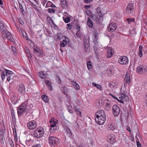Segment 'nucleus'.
Returning <instances> with one entry per match:
<instances>
[{
	"instance_id": "nucleus-62",
	"label": "nucleus",
	"mask_w": 147,
	"mask_h": 147,
	"mask_svg": "<svg viewBox=\"0 0 147 147\" xmlns=\"http://www.w3.org/2000/svg\"><path fill=\"white\" fill-rule=\"evenodd\" d=\"M51 3H52L51 2L49 1L47 2V4L46 5V7H49V5Z\"/></svg>"
},
{
	"instance_id": "nucleus-58",
	"label": "nucleus",
	"mask_w": 147,
	"mask_h": 147,
	"mask_svg": "<svg viewBox=\"0 0 147 147\" xmlns=\"http://www.w3.org/2000/svg\"><path fill=\"white\" fill-rule=\"evenodd\" d=\"M48 89L51 91H52L53 90V87L51 84H50L48 86Z\"/></svg>"
},
{
	"instance_id": "nucleus-24",
	"label": "nucleus",
	"mask_w": 147,
	"mask_h": 147,
	"mask_svg": "<svg viewBox=\"0 0 147 147\" xmlns=\"http://www.w3.org/2000/svg\"><path fill=\"white\" fill-rule=\"evenodd\" d=\"M50 122L51 123V127L50 129L51 130H53V131L55 130L54 127L56 126V125L57 124L56 122L54 121H53V122H52L51 121H50Z\"/></svg>"
},
{
	"instance_id": "nucleus-4",
	"label": "nucleus",
	"mask_w": 147,
	"mask_h": 147,
	"mask_svg": "<svg viewBox=\"0 0 147 147\" xmlns=\"http://www.w3.org/2000/svg\"><path fill=\"white\" fill-rule=\"evenodd\" d=\"M118 62L122 65H126L128 63V60L127 57L125 56L120 57L119 58Z\"/></svg>"
},
{
	"instance_id": "nucleus-38",
	"label": "nucleus",
	"mask_w": 147,
	"mask_h": 147,
	"mask_svg": "<svg viewBox=\"0 0 147 147\" xmlns=\"http://www.w3.org/2000/svg\"><path fill=\"white\" fill-rule=\"evenodd\" d=\"M61 91L65 94L66 95L67 94V92L68 91V89L67 88L65 87H63L62 88Z\"/></svg>"
},
{
	"instance_id": "nucleus-39",
	"label": "nucleus",
	"mask_w": 147,
	"mask_h": 147,
	"mask_svg": "<svg viewBox=\"0 0 147 147\" xmlns=\"http://www.w3.org/2000/svg\"><path fill=\"white\" fill-rule=\"evenodd\" d=\"M127 21L128 22L129 24H130L131 22H135V20L134 19H132L131 18H129L127 19Z\"/></svg>"
},
{
	"instance_id": "nucleus-8",
	"label": "nucleus",
	"mask_w": 147,
	"mask_h": 147,
	"mask_svg": "<svg viewBox=\"0 0 147 147\" xmlns=\"http://www.w3.org/2000/svg\"><path fill=\"white\" fill-rule=\"evenodd\" d=\"M28 127L30 129H34L36 127V122L34 121H32L29 122L27 124Z\"/></svg>"
},
{
	"instance_id": "nucleus-19",
	"label": "nucleus",
	"mask_w": 147,
	"mask_h": 147,
	"mask_svg": "<svg viewBox=\"0 0 147 147\" xmlns=\"http://www.w3.org/2000/svg\"><path fill=\"white\" fill-rule=\"evenodd\" d=\"M37 130L34 131L33 135L34 137L36 138H39L42 136V134L40 133L37 131Z\"/></svg>"
},
{
	"instance_id": "nucleus-16",
	"label": "nucleus",
	"mask_w": 147,
	"mask_h": 147,
	"mask_svg": "<svg viewBox=\"0 0 147 147\" xmlns=\"http://www.w3.org/2000/svg\"><path fill=\"white\" fill-rule=\"evenodd\" d=\"M117 128L115 124L111 123L109 124L108 125L107 129L108 130L114 131Z\"/></svg>"
},
{
	"instance_id": "nucleus-36",
	"label": "nucleus",
	"mask_w": 147,
	"mask_h": 147,
	"mask_svg": "<svg viewBox=\"0 0 147 147\" xmlns=\"http://www.w3.org/2000/svg\"><path fill=\"white\" fill-rule=\"evenodd\" d=\"M87 65L88 69H90L92 68V63L90 61H88L87 62Z\"/></svg>"
},
{
	"instance_id": "nucleus-32",
	"label": "nucleus",
	"mask_w": 147,
	"mask_h": 147,
	"mask_svg": "<svg viewBox=\"0 0 147 147\" xmlns=\"http://www.w3.org/2000/svg\"><path fill=\"white\" fill-rule=\"evenodd\" d=\"M92 85L93 86L96 87L98 89L100 90H102V87L101 85L97 84H96L95 83H93L92 84Z\"/></svg>"
},
{
	"instance_id": "nucleus-43",
	"label": "nucleus",
	"mask_w": 147,
	"mask_h": 147,
	"mask_svg": "<svg viewBox=\"0 0 147 147\" xmlns=\"http://www.w3.org/2000/svg\"><path fill=\"white\" fill-rule=\"evenodd\" d=\"M98 36L97 37H96V38L95 37L94 38V43L96 45H98Z\"/></svg>"
},
{
	"instance_id": "nucleus-35",
	"label": "nucleus",
	"mask_w": 147,
	"mask_h": 147,
	"mask_svg": "<svg viewBox=\"0 0 147 147\" xmlns=\"http://www.w3.org/2000/svg\"><path fill=\"white\" fill-rule=\"evenodd\" d=\"M107 102L106 103L105 106L108 109H110L111 106V102L109 100H107Z\"/></svg>"
},
{
	"instance_id": "nucleus-26",
	"label": "nucleus",
	"mask_w": 147,
	"mask_h": 147,
	"mask_svg": "<svg viewBox=\"0 0 147 147\" xmlns=\"http://www.w3.org/2000/svg\"><path fill=\"white\" fill-rule=\"evenodd\" d=\"M72 84L76 89L78 90L80 89L79 86L76 82H72Z\"/></svg>"
},
{
	"instance_id": "nucleus-34",
	"label": "nucleus",
	"mask_w": 147,
	"mask_h": 147,
	"mask_svg": "<svg viewBox=\"0 0 147 147\" xmlns=\"http://www.w3.org/2000/svg\"><path fill=\"white\" fill-rule=\"evenodd\" d=\"M92 31L93 33V34L94 36V37L96 38V37L98 36V33L96 29L95 28H92Z\"/></svg>"
},
{
	"instance_id": "nucleus-14",
	"label": "nucleus",
	"mask_w": 147,
	"mask_h": 147,
	"mask_svg": "<svg viewBox=\"0 0 147 147\" xmlns=\"http://www.w3.org/2000/svg\"><path fill=\"white\" fill-rule=\"evenodd\" d=\"M5 70H6L7 73V80L8 81H9L11 80V78H12V79L13 78V76H12V75L13 72L12 71L7 69H5Z\"/></svg>"
},
{
	"instance_id": "nucleus-18",
	"label": "nucleus",
	"mask_w": 147,
	"mask_h": 147,
	"mask_svg": "<svg viewBox=\"0 0 147 147\" xmlns=\"http://www.w3.org/2000/svg\"><path fill=\"white\" fill-rule=\"evenodd\" d=\"M60 5L63 8H66L68 7L67 3L66 0H61Z\"/></svg>"
},
{
	"instance_id": "nucleus-23",
	"label": "nucleus",
	"mask_w": 147,
	"mask_h": 147,
	"mask_svg": "<svg viewBox=\"0 0 147 147\" xmlns=\"http://www.w3.org/2000/svg\"><path fill=\"white\" fill-rule=\"evenodd\" d=\"M67 38H64V39L61 41L60 44V46L61 47H65L67 44Z\"/></svg>"
},
{
	"instance_id": "nucleus-44",
	"label": "nucleus",
	"mask_w": 147,
	"mask_h": 147,
	"mask_svg": "<svg viewBox=\"0 0 147 147\" xmlns=\"http://www.w3.org/2000/svg\"><path fill=\"white\" fill-rule=\"evenodd\" d=\"M19 7L20 9V10L21 12L23 14V12L24 11V9L23 8V7H22V5L20 3H19Z\"/></svg>"
},
{
	"instance_id": "nucleus-53",
	"label": "nucleus",
	"mask_w": 147,
	"mask_h": 147,
	"mask_svg": "<svg viewBox=\"0 0 147 147\" xmlns=\"http://www.w3.org/2000/svg\"><path fill=\"white\" fill-rule=\"evenodd\" d=\"M66 133L70 135L71 134V132L69 129L68 128H67L66 130Z\"/></svg>"
},
{
	"instance_id": "nucleus-49",
	"label": "nucleus",
	"mask_w": 147,
	"mask_h": 147,
	"mask_svg": "<svg viewBox=\"0 0 147 147\" xmlns=\"http://www.w3.org/2000/svg\"><path fill=\"white\" fill-rule=\"evenodd\" d=\"M33 50L34 52L36 53H39V49L37 47H34L33 48Z\"/></svg>"
},
{
	"instance_id": "nucleus-2",
	"label": "nucleus",
	"mask_w": 147,
	"mask_h": 147,
	"mask_svg": "<svg viewBox=\"0 0 147 147\" xmlns=\"http://www.w3.org/2000/svg\"><path fill=\"white\" fill-rule=\"evenodd\" d=\"M26 109V105L25 103L22 104L18 110V114L19 116L22 115L24 113Z\"/></svg>"
},
{
	"instance_id": "nucleus-37",
	"label": "nucleus",
	"mask_w": 147,
	"mask_h": 147,
	"mask_svg": "<svg viewBox=\"0 0 147 147\" xmlns=\"http://www.w3.org/2000/svg\"><path fill=\"white\" fill-rule=\"evenodd\" d=\"M4 131L2 130H0V139L2 140H3L4 138Z\"/></svg>"
},
{
	"instance_id": "nucleus-25",
	"label": "nucleus",
	"mask_w": 147,
	"mask_h": 147,
	"mask_svg": "<svg viewBox=\"0 0 147 147\" xmlns=\"http://www.w3.org/2000/svg\"><path fill=\"white\" fill-rule=\"evenodd\" d=\"M67 38L68 40V38L65 36H63L62 34L61 33H58L57 34V38L58 39H60L61 38Z\"/></svg>"
},
{
	"instance_id": "nucleus-64",
	"label": "nucleus",
	"mask_w": 147,
	"mask_h": 147,
	"mask_svg": "<svg viewBox=\"0 0 147 147\" xmlns=\"http://www.w3.org/2000/svg\"><path fill=\"white\" fill-rule=\"evenodd\" d=\"M137 146L138 147H141V145L139 142H137Z\"/></svg>"
},
{
	"instance_id": "nucleus-21",
	"label": "nucleus",
	"mask_w": 147,
	"mask_h": 147,
	"mask_svg": "<svg viewBox=\"0 0 147 147\" xmlns=\"http://www.w3.org/2000/svg\"><path fill=\"white\" fill-rule=\"evenodd\" d=\"M130 80L131 79L129 75V74H126L125 75V83L126 84H127L129 85V84L130 83Z\"/></svg>"
},
{
	"instance_id": "nucleus-48",
	"label": "nucleus",
	"mask_w": 147,
	"mask_h": 147,
	"mask_svg": "<svg viewBox=\"0 0 147 147\" xmlns=\"http://www.w3.org/2000/svg\"><path fill=\"white\" fill-rule=\"evenodd\" d=\"M48 11L49 13H54L55 12V10L54 9L50 8L48 9Z\"/></svg>"
},
{
	"instance_id": "nucleus-29",
	"label": "nucleus",
	"mask_w": 147,
	"mask_h": 147,
	"mask_svg": "<svg viewBox=\"0 0 147 147\" xmlns=\"http://www.w3.org/2000/svg\"><path fill=\"white\" fill-rule=\"evenodd\" d=\"M42 99L46 102H49V99L47 96L46 95H43L42 96Z\"/></svg>"
},
{
	"instance_id": "nucleus-10",
	"label": "nucleus",
	"mask_w": 147,
	"mask_h": 147,
	"mask_svg": "<svg viewBox=\"0 0 147 147\" xmlns=\"http://www.w3.org/2000/svg\"><path fill=\"white\" fill-rule=\"evenodd\" d=\"M96 118L106 117L105 112L101 109L98 110L96 113Z\"/></svg>"
},
{
	"instance_id": "nucleus-9",
	"label": "nucleus",
	"mask_w": 147,
	"mask_h": 147,
	"mask_svg": "<svg viewBox=\"0 0 147 147\" xmlns=\"http://www.w3.org/2000/svg\"><path fill=\"white\" fill-rule=\"evenodd\" d=\"M106 119V117H99L95 118L96 123L99 125H102L105 122Z\"/></svg>"
},
{
	"instance_id": "nucleus-31",
	"label": "nucleus",
	"mask_w": 147,
	"mask_h": 147,
	"mask_svg": "<svg viewBox=\"0 0 147 147\" xmlns=\"http://www.w3.org/2000/svg\"><path fill=\"white\" fill-rule=\"evenodd\" d=\"M94 49L95 53L96 56H98L100 53V49L98 48L96 46H94Z\"/></svg>"
},
{
	"instance_id": "nucleus-33",
	"label": "nucleus",
	"mask_w": 147,
	"mask_h": 147,
	"mask_svg": "<svg viewBox=\"0 0 147 147\" xmlns=\"http://www.w3.org/2000/svg\"><path fill=\"white\" fill-rule=\"evenodd\" d=\"M39 76L42 79H45L46 78L45 74H44L43 71H41L39 73Z\"/></svg>"
},
{
	"instance_id": "nucleus-45",
	"label": "nucleus",
	"mask_w": 147,
	"mask_h": 147,
	"mask_svg": "<svg viewBox=\"0 0 147 147\" xmlns=\"http://www.w3.org/2000/svg\"><path fill=\"white\" fill-rule=\"evenodd\" d=\"M9 142L10 144L12 147H14V144L13 141L11 139H10L9 140Z\"/></svg>"
},
{
	"instance_id": "nucleus-41",
	"label": "nucleus",
	"mask_w": 147,
	"mask_h": 147,
	"mask_svg": "<svg viewBox=\"0 0 147 147\" xmlns=\"http://www.w3.org/2000/svg\"><path fill=\"white\" fill-rule=\"evenodd\" d=\"M63 19L64 21V22L66 23H68L70 21V18L69 17H67L66 18L63 17Z\"/></svg>"
},
{
	"instance_id": "nucleus-60",
	"label": "nucleus",
	"mask_w": 147,
	"mask_h": 147,
	"mask_svg": "<svg viewBox=\"0 0 147 147\" xmlns=\"http://www.w3.org/2000/svg\"><path fill=\"white\" fill-rule=\"evenodd\" d=\"M11 48L12 49V50L13 53H16V48L13 47L11 46Z\"/></svg>"
},
{
	"instance_id": "nucleus-12",
	"label": "nucleus",
	"mask_w": 147,
	"mask_h": 147,
	"mask_svg": "<svg viewBox=\"0 0 147 147\" xmlns=\"http://www.w3.org/2000/svg\"><path fill=\"white\" fill-rule=\"evenodd\" d=\"M117 27L116 24L112 23L109 25L108 29L109 32H112L116 30Z\"/></svg>"
},
{
	"instance_id": "nucleus-27",
	"label": "nucleus",
	"mask_w": 147,
	"mask_h": 147,
	"mask_svg": "<svg viewBox=\"0 0 147 147\" xmlns=\"http://www.w3.org/2000/svg\"><path fill=\"white\" fill-rule=\"evenodd\" d=\"M35 130H37V131L40 133L42 134V135H43L44 131L42 127H38Z\"/></svg>"
},
{
	"instance_id": "nucleus-3",
	"label": "nucleus",
	"mask_w": 147,
	"mask_h": 147,
	"mask_svg": "<svg viewBox=\"0 0 147 147\" xmlns=\"http://www.w3.org/2000/svg\"><path fill=\"white\" fill-rule=\"evenodd\" d=\"M49 142L50 144L54 146L58 144L59 143V140L57 138L51 136L49 137Z\"/></svg>"
},
{
	"instance_id": "nucleus-28",
	"label": "nucleus",
	"mask_w": 147,
	"mask_h": 147,
	"mask_svg": "<svg viewBox=\"0 0 147 147\" xmlns=\"http://www.w3.org/2000/svg\"><path fill=\"white\" fill-rule=\"evenodd\" d=\"M143 47L142 45H140L139 46V50L138 53V55L141 57L142 56V50Z\"/></svg>"
},
{
	"instance_id": "nucleus-6",
	"label": "nucleus",
	"mask_w": 147,
	"mask_h": 147,
	"mask_svg": "<svg viewBox=\"0 0 147 147\" xmlns=\"http://www.w3.org/2000/svg\"><path fill=\"white\" fill-rule=\"evenodd\" d=\"M134 5L132 3H129L127 5L126 8V11L129 14L132 13L134 10Z\"/></svg>"
},
{
	"instance_id": "nucleus-5",
	"label": "nucleus",
	"mask_w": 147,
	"mask_h": 147,
	"mask_svg": "<svg viewBox=\"0 0 147 147\" xmlns=\"http://www.w3.org/2000/svg\"><path fill=\"white\" fill-rule=\"evenodd\" d=\"M107 140L109 143L111 144H113L115 142V136L113 134L109 135L107 137Z\"/></svg>"
},
{
	"instance_id": "nucleus-55",
	"label": "nucleus",
	"mask_w": 147,
	"mask_h": 147,
	"mask_svg": "<svg viewBox=\"0 0 147 147\" xmlns=\"http://www.w3.org/2000/svg\"><path fill=\"white\" fill-rule=\"evenodd\" d=\"M12 117L13 118H15V112L13 110H11Z\"/></svg>"
},
{
	"instance_id": "nucleus-61",
	"label": "nucleus",
	"mask_w": 147,
	"mask_h": 147,
	"mask_svg": "<svg viewBox=\"0 0 147 147\" xmlns=\"http://www.w3.org/2000/svg\"><path fill=\"white\" fill-rule=\"evenodd\" d=\"M92 0H85L84 2L86 3H89L91 2Z\"/></svg>"
},
{
	"instance_id": "nucleus-1",
	"label": "nucleus",
	"mask_w": 147,
	"mask_h": 147,
	"mask_svg": "<svg viewBox=\"0 0 147 147\" xmlns=\"http://www.w3.org/2000/svg\"><path fill=\"white\" fill-rule=\"evenodd\" d=\"M102 16L103 15L96 13L94 14L91 13L90 17L94 21H96L98 23H101L102 21Z\"/></svg>"
},
{
	"instance_id": "nucleus-7",
	"label": "nucleus",
	"mask_w": 147,
	"mask_h": 147,
	"mask_svg": "<svg viewBox=\"0 0 147 147\" xmlns=\"http://www.w3.org/2000/svg\"><path fill=\"white\" fill-rule=\"evenodd\" d=\"M112 111L113 114L115 116H118L120 112L119 108L116 105H114L113 107Z\"/></svg>"
},
{
	"instance_id": "nucleus-30",
	"label": "nucleus",
	"mask_w": 147,
	"mask_h": 147,
	"mask_svg": "<svg viewBox=\"0 0 147 147\" xmlns=\"http://www.w3.org/2000/svg\"><path fill=\"white\" fill-rule=\"evenodd\" d=\"M25 52L26 53L27 56L28 58H31V56L30 53V51L27 47L25 49Z\"/></svg>"
},
{
	"instance_id": "nucleus-22",
	"label": "nucleus",
	"mask_w": 147,
	"mask_h": 147,
	"mask_svg": "<svg viewBox=\"0 0 147 147\" xmlns=\"http://www.w3.org/2000/svg\"><path fill=\"white\" fill-rule=\"evenodd\" d=\"M107 57L110 58L112 56L114 53V50L112 48H109L107 51Z\"/></svg>"
},
{
	"instance_id": "nucleus-57",
	"label": "nucleus",
	"mask_w": 147,
	"mask_h": 147,
	"mask_svg": "<svg viewBox=\"0 0 147 147\" xmlns=\"http://www.w3.org/2000/svg\"><path fill=\"white\" fill-rule=\"evenodd\" d=\"M7 38L8 40H12L13 39V38L11 35H9V36H7Z\"/></svg>"
},
{
	"instance_id": "nucleus-40",
	"label": "nucleus",
	"mask_w": 147,
	"mask_h": 147,
	"mask_svg": "<svg viewBox=\"0 0 147 147\" xmlns=\"http://www.w3.org/2000/svg\"><path fill=\"white\" fill-rule=\"evenodd\" d=\"M3 32L2 34V37L4 39H5L7 38V36H6V31H7V30H5V31H2Z\"/></svg>"
},
{
	"instance_id": "nucleus-50",
	"label": "nucleus",
	"mask_w": 147,
	"mask_h": 147,
	"mask_svg": "<svg viewBox=\"0 0 147 147\" xmlns=\"http://www.w3.org/2000/svg\"><path fill=\"white\" fill-rule=\"evenodd\" d=\"M76 29L77 30V31H80V25L78 24H76Z\"/></svg>"
},
{
	"instance_id": "nucleus-11",
	"label": "nucleus",
	"mask_w": 147,
	"mask_h": 147,
	"mask_svg": "<svg viewBox=\"0 0 147 147\" xmlns=\"http://www.w3.org/2000/svg\"><path fill=\"white\" fill-rule=\"evenodd\" d=\"M136 71L138 73L140 74H143L146 71V68L142 65H140L138 67Z\"/></svg>"
},
{
	"instance_id": "nucleus-42",
	"label": "nucleus",
	"mask_w": 147,
	"mask_h": 147,
	"mask_svg": "<svg viewBox=\"0 0 147 147\" xmlns=\"http://www.w3.org/2000/svg\"><path fill=\"white\" fill-rule=\"evenodd\" d=\"M96 13H98V14L102 15V13L101 12V9L100 7H98L96 10Z\"/></svg>"
},
{
	"instance_id": "nucleus-17",
	"label": "nucleus",
	"mask_w": 147,
	"mask_h": 147,
	"mask_svg": "<svg viewBox=\"0 0 147 147\" xmlns=\"http://www.w3.org/2000/svg\"><path fill=\"white\" fill-rule=\"evenodd\" d=\"M87 25L89 27L92 28L93 27L94 25L93 21L89 17L87 18Z\"/></svg>"
},
{
	"instance_id": "nucleus-13",
	"label": "nucleus",
	"mask_w": 147,
	"mask_h": 147,
	"mask_svg": "<svg viewBox=\"0 0 147 147\" xmlns=\"http://www.w3.org/2000/svg\"><path fill=\"white\" fill-rule=\"evenodd\" d=\"M18 92L19 93L22 95L25 92V87L24 84H21L20 85L18 88Z\"/></svg>"
},
{
	"instance_id": "nucleus-46",
	"label": "nucleus",
	"mask_w": 147,
	"mask_h": 147,
	"mask_svg": "<svg viewBox=\"0 0 147 147\" xmlns=\"http://www.w3.org/2000/svg\"><path fill=\"white\" fill-rule=\"evenodd\" d=\"M97 106L98 107L99 106H101L102 104V101L100 100H98L97 101Z\"/></svg>"
},
{
	"instance_id": "nucleus-15",
	"label": "nucleus",
	"mask_w": 147,
	"mask_h": 147,
	"mask_svg": "<svg viewBox=\"0 0 147 147\" xmlns=\"http://www.w3.org/2000/svg\"><path fill=\"white\" fill-rule=\"evenodd\" d=\"M84 43L85 51L88 52L89 51L90 49L89 41L88 40H85Z\"/></svg>"
},
{
	"instance_id": "nucleus-51",
	"label": "nucleus",
	"mask_w": 147,
	"mask_h": 147,
	"mask_svg": "<svg viewBox=\"0 0 147 147\" xmlns=\"http://www.w3.org/2000/svg\"><path fill=\"white\" fill-rule=\"evenodd\" d=\"M124 94H123V93H122L121 94V96H120L119 97V99H122L123 100V98H124L125 96V92H124Z\"/></svg>"
},
{
	"instance_id": "nucleus-20",
	"label": "nucleus",
	"mask_w": 147,
	"mask_h": 147,
	"mask_svg": "<svg viewBox=\"0 0 147 147\" xmlns=\"http://www.w3.org/2000/svg\"><path fill=\"white\" fill-rule=\"evenodd\" d=\"M0 29L2 31H5L7 30L6 26L4 25L3 22L0 19Z\"/></svg>"
},
{
	"instance_id": "nucleus-59",
	"label": "nucleus",
	"mask_w": 147,
	"mask_h": 147,
	"mask_svg": "<svg viewBox=\"0 0 147 147\" xmlns=\"http://www.w3.org/2000/svg\"><path fill=\"white\" fill-rule=\"evenodd\" d=\"M30 45L31 47L33 48L35 47V45L34 43L32 42L30 44Z\"/></svg>"
},
{
	"instance_id": "nucleus-63",
	"label": "nucleus",
	"mask_w": 147,
	"mask_h": 147,
	"mask_svg": "<svg viewBox=\"0 0 147 147\" xmlns=\"http://www.w3.org/2000/svg\"><path fill=\"white\" fill-rule=\"evenodd\" d=\"M10 35H11V34L9 32L6 31V36H7H7H8Z\"/></svg>"
},
{
	"instance_id": "nucleus-54",
	"label": "nucleus",
	"mask_w": 147,
	"mask_h": 147,
	"mask_svg": "<svg viewBox=\"0 0 147 147\" xmlns=\"http://www.w3.org/2000/svg\"><path fill=\"white\" fill-rule=\"evenodd\" d=\"M7 76V73L6 70H5L3 71L1 74V76Z\"/></svg>"
},
{
	"instance_id": "nucleus-52",
	"label": "nucleus",
	"mask_w": 147,
	"mask_h": 147,
	"mask_svg": "<svg viewBox=\"0 0 147 147\" xmlns=\"http://www.w3.org/2000/svg\"><path fill=\"white\" fill-rule=\"evenodd\" d=\"M56 80H57V82L58 84H60L61 83V79L58 76H57L56 78Z\"/></svg>"
},
{
	"instance_id": "nucleus-47",
	"label": "nucleus",
	"mask_w": 147,
	"mask_h": 147,
	"mask_svg": "<svg viewBox=\"0 0 147 147\" xmlns=\"http://www.w3.org/2000/svg\"><path fill=\"white\" fill-rule=\"evenodd\" d=\"M76 34L78 37L80 38L81 37V35L80 31H77Z\"/></svg>"
},
{
	"instance_id": "nucleus-56",
	"label": "nucleus",
	"mask_w": 147,
	"mask_h": 147,
	"mask_svg": "<svg viewBox=\"0 0 147 147\" xmlns=\"http://www.w3.org/2000/svg\"><path fill=\"white\" fill-rule=\"evenodd\" d=\"M45 83L48 86L50 84H51V82L48 80H45Z\"/></svg>"
}]
</instances>
